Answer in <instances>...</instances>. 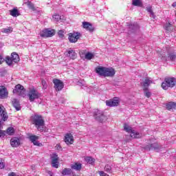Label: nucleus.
<instances>
[{
  "label": "nucleus",
  "instance_id": "obj_47",
  "mask_svg": "<svg viewBox=\"0 0 176 176\" xmlns=\"http://www.w3.org/2000/svg\"><path fill=\"white\" fill-rule=\"evenodd\" d=\"M5 133H6L5 131L0 130V138L1 137H5L6 135Z\"/></svg>",
  "mask_w": 176,
  "mask_h": 176
},
{
  "label": "nucleus",
  "instance_id": "obj_26",
  "mask_svg": "<svg viewBox=\"0 0 176 176\" xmlns=\"http://www.w3.org/2000/svg\"><path fill=\"white\" fill-rule=\"evenodd\" d=\"M130 136L131 137V138H141V135L140 134V133L136 132L134 130H132L131 131Z\"/></svg>",
  "mask_w": 176,
  "mask_h": 176
},
{
  "label": "nucleus",
  "instance_id": "obj_37",
  "mask_svg": "<svg viewBox=\"0 0 176 176\" xmlns=\"http://www.w3.org/2000/svg\"><path fill=\"white\" fill-rule=\"evenodd\" d=\"M53 20L55 21H60V20H61V16H60V15L55 14L53 15Z\"/></svg>",
  "mask_w": 176,
  "mask_h": 176
},
{
  "label": "nucleus",
  "instance_id": "obj_11",
  "mask_svg": "<svg viewBox=\"0 0 176 176\" xmlns=\"http://www.w3.org/2000/svg\"><path fill=\"white\" fill-rule=\"evenodd\" d=\"M0 118L3 122H6L8 119H9V116H8V113L6 112V109L3 105L0 104Z\"/></svg>",
  "mask_w": 176,
  "mask_h": 176
},
{
  "label": "nucleus",
  "instance_id": "obj_39",
  "mask_svg": "<svg viewBox=\"0 0 176 176\" xmlns=\"http://www.w3.org/2000/svg\"><path fill=\"white\" fill-rule=\"evenodd\" d=\"M41 85H42L43 89H44V90H46V89H47V83L46 82V80H42Z\"/></svg>",
  "mask_w": 176,
  "mask_h": 176
},
{
  "label": "nucleus",
  "instance_id": "obj_36",
  "mask_svg": "<svg viewBox=\"0 0 176 176\" xmlns=\"http://www.w3.org/2000/svg\"><path fill=\"white\" fill-rule=\"evenodd\" d=\"M6 64H8V65H12V64L13 63V60L12 59V58H10V56H6Z\"/></svg>",
  "mask_w": 176,
  "mask_h": 176
},
{
  "label": "nucleus",
  "instance_id": "obj_10",
  "mask_svg": "<svg viewBox=\"0 0 176 176\" xmlns=\"http://www.w3.org/2000/svg\"><path fill=\"white\" fill-rule=\"evenodd\" d=\"M94 118L98 120V122H102L104 120L107 119V117L104 115V112L100 111V110H96L94 112Z\"/></svg>",
  "mask_w": 176,
  "mask_h": 176
},
{
  "label": "nucleus",
  "instance_id": "obj_19",
  "mask_svg": "<svg viewBox=\"0 0 176 176\" xmlns=\"http://www.w3.org/2000/svg\"><path fill=\"white\" fill-rule=\"evenodd\" d=\"M66 56L67 57H69L72 60H75L76 59L77 57V54L75 52V50H69L67 51V54H66Z\"/></svg>",
  "mask_w": 176,
  "mask_h": 176
},
{
  "label": "nucleus",
  "instance_id": "obj_48",
  "mask_svg": "<svg viewBox=\"0 0 176 176\" xmlns=\"http://www.w3.org/2000/svg\"><path fill=\"white\" fill-rule=\"evenodd\" d=\"M8 176H16V173L12 172L8 174Z\"/></svg>",
  "mask_w": 176,
  "mask_h": 176
},
{
  "label": "nucleus",
  "instance_id": "obj_12",
  "mask_svg": "<svg viewBox=\"0 0 176 176\" xmlns=\"http://www.w3.org/2000/svg\"><path fill=\"white\" fill-rule=\"evenodd\" d=\"M50 159L52 167H54V168H58V155H57L56 153H53L50 155Z\"/></svg>",
  "mask_w": 176,
  "mask_h": 176
},
{
  "label": "nucleus",
  "instance_id": "obj_18",
  "mask_svg": "<svg viewBox=\"0 0 176 176\" xmlns=\"http://www.w3.org/2000/svg\"><path fill=\"white\" fill-rule=\"evenodd\" d=\"M153 80H152L151 79V78L149 77H146L144 78V81L143 82L142 86H143V89H148L149 86H151V85L153 84Z\"/></svg>",
  "mask_w": 176,
  "mask_h": 176
},
{
  "label": "nucleus",
  "instance_id": "obj_2",
  "mask_svg": "<svg viewBox=\"0 0 176 176\" xmlns=\"http://www.w3.org/2000/svg\"><path fill=\"white\" fill-rule=\"evenodd\" d=\"M32 123L37 129L38 131L45 130V119L41 115H34L32 118Z\"/></svg>",
  "mask_w": 176,
  "mask_h": 176
},
{
  "label": "nucleus",
  "instance_id": "obj_7",
  "mask_svg": "<svg viewBox=\"0 0 176 176\" xmlns=\"http://www.w3.org/2000/svg\"><path fill=\"white\" fill-rule=\"evenodd\" d=\"M13 93L14 94H18V96H22V97H24V96H25V89L23 85L18 84L15 86Z\"/></svg>",
  "mask_w": 176,
  "mask_h": 176
},
{
  "label": "nucleus",
  "instance_id": "obj_35",
  "mask_svg": "<svg viewBox=\"0 0 176 176\" xmlns=\"http://www.w3.org/2000/svg\"><path fill=\"white\" fill-rule=\"evenodd\" d=\"M94 57V54L91 52H87L85 54L86 60H91Z\"/></svg>",
  "mask_w": 176,
  "mask_h": 176
},
{
  "label": "nucleus",
  "instance_id": "obj_30",
  "mask_svg": "<svg viewBox=\"0 0 176 176\" xmlns=\"http://www.w3.org/2000/svg\"><path fill=\"white\" fill-rule=\"evenodd\" d=\"M1 32H3V34H10L11 32H13V28L12 27L3 28Z\"/></svg>",
  "mask_w": 176,
  "mask_h": 176
},
{
  "label": "nucleus",
  "instance_id": "obj_20",
  "mask_svg": "<svg viewBox=\"0 0 176 176\" xmlns=\"http://www.w3.org/2000/svg\"><path fill=\"white\" fill-rule=\"evenodd\" d=\"M71 168L75 170L76 171H80L82 170V164L79 162H75L71 165Z\"/></svg>",
  "mask_w": 176,
  "mask_h": 176
},
{
  "label": "nucleus",
  "instance_id": "obj_44",
  "mask_svg": "<svg viewBox=\"0 0 176 176\" xmlns=\"http://www.w3.org/2000/svg\"><path fill=\"white\" fill-rule=\"evenodd\" d=\"M58 35L59 38H64V31L59 30L58 32Z\"/></svg>",
  "mask_w": 176,
  "mask_h": 176
},
{
  "label": "nucleus",
  "instance_id": "obj_25",
  "mask_svg": "<svg viewBox=\"0 0 176 176\" xmlns=\"http://www.w3.org/2000/svg\"><path fill=\"white\" fill-rule=\"evenodd\" d=\"M61 174H62L63 176L71 175V174H72V170L71 168H65L62 170Z\"/></svg>",
  "mask_w": 176,
  "mask_h": 176
},
{
  "label": "nucleus",
  "instance_id": "obj_27",
  "mask_svg": "<svg viewBox=\"0 0 176 176\" xmlns=\"http://www.w3.org/2000/svg\"><path fill=\"white\" fill-rule=\"evenodd\" d=\"M165 30L168 32H173V31H174V28L171 23H168L165 25Z\"/></svg>",
  "mask_w": 176,
  "mask_h": 176
},
{
  "label": "nucleus",
  "instance_id": "obj_41",
  "mask_svg": "<svg viewBox=\"0 0 176 176\" xmlns=\"http://www.w3.org/2000/svg\"><path fill=\"white\" fill-rule=\"evenodd\" d=\"M104 170L107 171V173H111V170H112V168L109 165H106L104 166Z\"/></svg>",
  "mask_w": 176,
  "mask_h": 176
},
{
  "label": "nucleus",
  "instance_id": "obj_5",
  "mask_svg": "<svg viewBox=\"0 0 176 176\" xmlns=\"http://www.w3.org/2000/svg\"><path fill=\"white\" fill-rule=\"evenodd\" d=\"M54 35H56V30L53 29L45 28L40 32V36H41V38H52V36H54Z\"/></svg>",
  "mask_w": 176,
  "mask_h": 176
},
{
  "label": "nucleus",
  "instance_id": "obj_46",
  "mask_svg": "<svg viewBox=\"0 0 176 176\" xmlns=\"http://www.w3.org/2000/svg\"><path fill=\"white\" fill-rule=\"evenodd\" d=\"M99 175L100 176H109V175L105 173L104 171L101 170V171H99Z\"/></svg>",
  "mask_w": 176,
  "mask_h": 176
},
{
  "label": "nucleus",
  "instance_id": "obj_42",
  "mask_svg": "<svg viewBox=\"0 0 176 176\" xmlns=\"http://www.w3.org/2000/svg\"><path fill=\"white\" fill-rule=\"evenodd\" d=\"M28 6L30 8V9H32V10H35V7L34 6V4L31 3V1L28 3Z\"/></svg>",
  "mask_w": 176,
  "mask_h": 176
},
{
  "label": "nucleus",
  "instance_id": "obj_45",
  "mask_svg": "<svg viewBox=\"0 0 176 176\" xmlns=\"http://www.w3.org/2000/svg\"><path fill=\"white\" fill-rule=\"evenodd\" d=\"M0 168H5V164L2 162L1 159H0Z\"/></svg>",
  "mask_w": 176,
  "mask_h": 176
},
{
  "label": "nucleus",
  "instance_id": "obj_43",
  "mask_svg": "<svg viewBox=\"0 0 176 176\" xmlns=\"http://www.w3.org/2000/svg\"><path fill=\"white\" fill-rule=\"evenodd\" d=\"M146 10H147V12H148V13H151V16H153L155 14H153V11L152 10V7L151 6L148 7L146 8Z\"/></svg>",
  "mask_w": 176,
  "mask_h": 176
},
{
  "label": "nucleus",
  "instance_id": "obj_51",
  "mask_svg": "<svg viewBox=\"0 0 176 176\" xmlns=\"http://www.w3.org/2000/svg\"><path fill=\"white\" fill-rule=\"evenodd\" d=\"M0 126H1V121H0Z\"/></svg>",
  "mask_w": 176,
  "mask_h": 176
},
{
  "label": "nucleus",
  "instance_id": "obj_33",
  "mask_svg": "<svg viewBox=\"0 0 176 176\" xmlns=\"http://www.w3.org/2000/svg\"><path fill=\"white\" fill-rule=\"evenodd\" d=\"M6 133L8 135H13V134H14V128L12 126L8 127L6 130Z\"/></svg>",
  "mask_w": 176,
  "mask_h": 176
},
{
  "label": "nucleus",
  "instance_id": "obj_3",
  "mask_svg": "<svg viewBox=\"0 0 176 176\" xmlns=\"http://www.w3.org/2000/svg\"><path fill=\"white\" fill-rule=\"evenodd\" d=\"M176 85V80L174 78H166L162 83V87L164 90H168V87H174Z\"/></svg>",
  "mask_w": 176,
  "mask_h": 176
},
{
  "label": "nucleus",
  "instance_id": "obj_21",
  "mask_svg": "<svg viewBox=\"0 0 176 176\" xmlns=\"http://www.w3.org/2000/svg\"><path fill=\"white\" fill-rule=\"evenodd\" d=\"M166 109L171 111V109H176V103L174 102H169L166 104Z\"/></svg>",
  "mask_w": 176,
  "mask_h": 176
},
{
  "label": "nucleus",
  "instance_id": "obj_32",
  "mask_svg": "<svg viewBox=\"0 0 176 176\" xmlns=\"http://www.w3.org/2000/svg\"><path fill=\"white\" fill-rule=\"evenodd\" d=\"M168 59L170 61H175L176 60V54L175 53H170L168 54Z\"/></svg>",
  "mask_w": 176,
  "mask_h": 176
},
{
  "label": "nucleus",
  "instance_id": "obj_13",
  "mask_svg": "<svg viewBox=\"0 0 176 176\" xmlns=\"http://www.w3.org/2000/svg\"><path fill=\"white\" fill-rule=\"evenodd\" d=\"M120 101L119 100V98H114L113 99L106 100V105L107 107H118Z\"/></svg>",
  "mask_w": 176,
  "mask_h": 176
},
{
  "label": "nucleus",
  "instance_id": "obj_38",
  "mask_svg": "<svg viewBox=\"0 0 176 176\" xmlns=\"http://www.w3.org/2000/svg\"><path fill=\"white\" fill-rule=\"evenodd\" d=\"M157 148H159L157 143H154L150 145L149 150L152 151V149H157Z\"/></svg>",
  "mask_w": 176,
  "mask_h": 176
},
{
  "label": "nucleus",
  "instance_id": "obj_9",
  "mask_svg": "<svg viewBox=\"0 0 176 176\" xmlns=\"http://www.w3.org/2000/svg\"><path fill=\"white\" fill-rule=\"evenodd\" d=\"M9 97V91L8 88L3 85L0 86V100H6Z\"/></svg>",
  "mask_w": 176,
  "mask_h": 176
},
{
  "label": "nucleus",
  "instance_id": "obj_49",
  "mask_svg": "<svg viewBox=\"0 0 176 176\" xmlns=\"http://www.w3.org/2000/svg\"><path fill=\"white\" fill-rule=\"evenodd\" d=\"M2 63H3V58L0 55V65L2 64Z\"/></svg>",
  "mask_w": 176,
  "mask_h": 176
},
{
  "label": "nucleus",
  "instance_id": "obj_4",
  "mask_svg": "<svg viewBox=\"0 0 176 176\" xmlns=\"http://www.w3.org/2000/svg\"><path fill=\"white\" fill-rule=\"evenodd\" d=\"M28 97L29 98V101H30V102H34L35 100H38V98L41 97V94L36 89L33 88L29 91Z\"/></svg>",
  "mask_w": 176,
  "mask_h": 176
},
{
  "label": "nucleus",
  "instance_id": "obj_8",
  "mask_svg": "<svg viewBox=\"0 0 176 176\" xmlns=\"http://www.w3.org/2000/svg\"><path fill=\"white\" fill-rule=\"evenodd\" d=\"M54 85V89L56 91H61L64 89V82L57 78L53 79L52 80Z\"/></svg>",
  "mask_w": 176,
  "mask_h": 176
},
{
  "label": "nucleus",
  "instance_id": "obj_22",
  "mask_svg": "<svg viewBox=\"0 0 176 176\" xmlns=\"http://www.w3.org/2000/svg\"><path fill=\"white\" fill-rule=\"evenodd\" d=\"M11 58L13 61V63H19L20 61V57L19 56V54L16 52H12L11 54Z\"/></svg>",
  "mask_w": 176,
  "mask_h": 176
},
{
  "label": "nucleus",
  "instance_id": "obj_34",
  "mask_svg": "<svg viewBox=\"0 0 176 176\" xmlns=\"http://www.w3.org/2000/svg\"><path fill=\"white\" fill-rule=\"evenodd\" d=\"M124 130L126 131V133H131L133 129L130 126H129L127 124H124Z\"/></svg>",
  "mask_w": 176,
  "mask_h": 176
},
{
  "label": "nucleus",
  "instance_id": "obj_14",
  "mask_svg": "<svg viewBox=\"0 0 176 176\" xmlns=\"http://www.w3.org/2000/svg\"><path fill=\"white\" fill-rule=\"evenodd\" d=\"M10 144L12 148H19L20 145L21 144L20 142V138L17 137H14L10 139Z\"/></svg>",
  "mask_w": 176,
  "mask_h": 176
},
{
  "label": "nucleus",
  "instance_id": "obj_1",
  "mask_svg": "<svg viewBox=\"0 0 176 176\" xmlns=\"http://www.w3.org/2000/svg\"><path fill=\"white\" fill-rule=\"evenodd\" d=\"M96 72L100 76H104V78L114 76L116 74L115 69L105 67H96Z\"/></svg>",
  "mask_w": 176,
  "mask_h": 176
},
{
  "label": "nucleus",
  "instance_id": "obj_17",
  "mask_svg": "<svg viewBox=\"0 0 176 176\" xmlns=\"http://www.w3.org/2000/svg\"><path fill=\"white\" fill-rule=\"evenodd\" d=\"M82 27L85 30L89 31V32H93V31H94V27H93V25L89 22H82Z\"/></svg>",
  "mask_w": 176,
  "mask_h": 176
},
{
  "label": "nucleus",
  "instance_id": "obj_15",
  "mask_svg": "<svg viewBox=\"0 0 176 176\" xmlns=\"http://www.w3.org/2000/svg\"><path fill=\"white\" fill-rule=\"evenodd\" d=\"M64 141L67 145H72L74 144V135L72 133H67L65 135Z\"/></svg>",
  "mask_w": 176,
  "mask_h": 176
},
{
  "label": "nucleus",
  "instance_id": "obj_23",
  "mask_svg": "<svg viewBox=\"0 0 176 176\" xmlns=\"http://www.w3.org/2000/svg\"><path fill=\"white\" fill-rule=\"evenodd\" d=\"M12 105L16 109V111H20L21 109V107H20V102L16 99H14L12 100Z\"/></svg>",
  "mask_w": 176,
  "mask_h": 176
},
{
  "label": "nucleus",
  "instance_id": "obj_6",
  "mask_svg": "<svg viewBox=\"0 0 176 176\" xmlns=\"http://www.w3.org/2000/svg\"><path fill=\"white\" fill-rule=\"evenodd\" d=\"M81 34L79 32H74L68 34V39L70 43H76L80 38Z\"/></svg>",
  "mask_w": 176,
  "mask_h": 176
},
{
  "label": "nucleus",
  "instance_id": "obj_31",
  "mask_svg": "<svg viewBox=\"0 0 176 176\" xmlns=\"http://www.w3.org/2000/svg\"><path fill=\"white\" fill-rule=\"evenodd\" d=\"M132 5L133 6H142V1L141 0H133Z\"/></svg>",
  "mask_w": 176,
  "mask_h": 176
},
{
  "label": "nucleus",
  "instance_id": "obj_29",
  "mask_svg": "<svg viewBox=\"0 0 176 176\" xmlns=\"http://www.w3.org/2000/svg\"><path fill=\"white\" fill-rule=\"evenodd\" d=\"M85 160L87 163H89V164H93L96 162V160L91 157H85Z\"/></svg>",
  "mask_w": 176,
  "mask_h": 176
},
{
  "label": "nucleus",
  "instance_id": "obj_24",
  "mask_svg": "<svg viewBox=\"0 0 176 176\" xmlns=\"http://www.w3.org/2000/svg\"><path fill=\"white\" fill-rule=\"evenodd\" d=\"M10 16H12V17H17L20 16V13L19 12V10H17V8H14L10 10Z\"/></svg>",
  "mask_w": 176,
  "mask_h": 176
},
{
  "label": "nucleus",
  "instance_id": "obj_40",
  "mask_svg": "<svg viewBox=\"0 0 176 176\" xmlns=\"http://www.w3.org/2000/svg\"><path fill=\"white\" fill-rule=\"evenodd\" d=\"M79 54L80 57H82V56H85V57H86V54H87V51L86 50H82L79 52Z\"/></svg>",
  "mask_w": 176,
  "mask_h": 176
},
{
  "label": "nucleus",
  "instance_id": "obj_28",
  "mask_svg": "<svg viewBox=\"0 0 176 176\" xmlns=\"http://www.w3.org/2000/svg\"><path fill=\"white\" fill-rule=\"evenodd\" d=\"M143 91L144 93V96L147 97V98H149L151 96H152V93L149 91V88H143Z\"/></svg>",
  "mask_w": 176,
  "mask_h": 176
},
{
  "label": "nucleus",
  "instance_id": "obj_50",
  "mask_svg": "<svg viewBox=\"0 0 176 176\" xmlns=\"http://www.w3.org/2000/svg\"><path fill=\"white\" fill-rule=\"evenodd\" d=\"M172 6H173V8H175L176 7V2L173 3Z\"/></svg>",
  "mask_w": 176,
  "mask_h": 176
},
{
  "label": "nucleus",
  "instance_id": "obj_16",
  "mask_svg": "<svg viewBox=\"0 0 176 176\" xmlns=\"http://www.w3.org/2000/svg\"><path fill=\"white\" fill-rule=\"evenodd\" d=\"M29 140L36 146H42V143H39V142H38V140H39V136L31 135L29 136Z\"/></svg>",
  "mask_w": 176,
  "mask_h": 176
}]
</instances>
